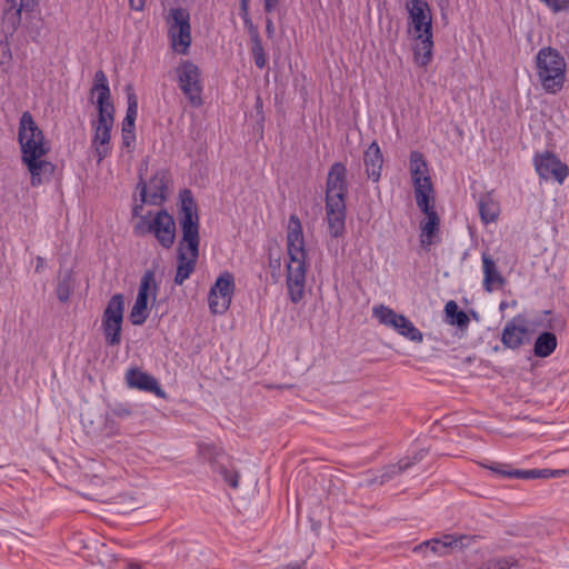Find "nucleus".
<instances>
[{
  "label": "nucleus",
  "mask_w": 569,
  "mask_h": 569,
  "mask_svg": "<svg viewBox=\"0 0 569 569\" xmlns=\"http://www.w3.org/2000/svg\"><path fill=\"white\" fill-rule=\"evenodd\" d=\"M410 466H411V462L400 460L396 465H390V466L386 467L385 471L380 476V482L385 483V482L389 481L391 478L401 475Z\"/></svg>",
  "instance_id": "nucleus-39"
},
{
  "label": "nucleus",
  "mask_w": 569,
  "mask_h": 569,
  "mask_svg": "<svg viewBox=\"0 0 569 569\" xmlns=\"http://www.w3.org/2000/svg\"><path fill=\"white\" fill-rule=\"evenodd\" d=\"M440 223L441 219L438 212L426 214V219L420 222V246L423 249H429L430 246L440 242Z\"/></svg>",
  "instance_id": "nucleus-23"
},
{
  "label": "nucleus",
  "mask_w": 569,
  "mask_h": 569,
  "mask_svg": "<svg viewBox=\"0 0 569 569\" xmlns=\"http://www.w3.org/2000/svg\"><path fill=\"white\" fill-rule=\"evenodd\" d=\"M171 49L179 54H188L192 43L191 30L168 29Z\"/></svg>",
  "instance_id": "nucleus-27"
},
{
  "label": "nucleus",
  "mask_w": 569,
  "mask_h": 569,
  "mask_svg": "<svg viewBox=\"0 0 569 569\" xmlns=\"http://www.w3.org/2000/svg\"><path fill=\"white\" fill-rule=\"evenodd\" d=\"M219 473L231 488L236 489L239 487L240 475L237 470L228 469L224 466H219Z\"/></svg>",
  "instance_id": "nucleus-41"
},
{
  "label": "nucleus",
  "mask_w": 569,
  "mask_h": 569,
  "mask_svg": "<svg viewBox=\"0 0 569 569\" xmlns=\"http://www.w3.org/2000/svg\"><path fill=\"white\" fill-rule=\"evenodd\" d=\"M415 198L418 208L425 216L436 212L433 187L431 189L415 190Z\"/></svg>",
  "instance_id": "nucleus-33"
},
{
  "label": "nucleus",
  "mask_w": 569,
  "mask_h": 569,
  "mask_svg": "<svg viewBox=\"0 0 569 569\" xmlns=\"http://www.w3.org/2000/svg\"><path fill=\"white\" fill-rule=\"evenodd\" d=\"M475 536L446 533L438 538L426 540L418 545L415 550L422 551L430 549L433 555L446 556L451 550H461L469 547L475 540Z\"/></svg>",
  "instance_id": "nucleus-12"
},
{
  "label": "nucleus",
  "mask_w": 569,
  "mask_h": 569,
  "mask_svg": "<svg viewBox=\"0 0 569 569\" xmlns=\"http://www.w3.org/2000/svg\"><path fill=\"white\" fill-rule=\"evenodd\" d=\"M566 469H528L525 470V479H550L566 475Z\"/></svg>",
  "instance_id": "nucleus-37"
},
{
  "label": "nucleus",
  "mask_w": 569,
  "mask_h": 569,
  "mask_svg": "<svg viewBox=\"0 0 569 569\" xmlns=\"http://www.w3.org/2000/svg\"><path fill=\"white\" fill-rule=\"evenodd\" d=\"M346 200L336 197L335 199H326V214L328 230L332 238H340L346 231Z\"/></svg>",
  "instance_id": "nucleus-17"
},
{
  "label": "nucleus",
  "mask_w": 569,
  "mask_h": 569,
  "mask_svg": "<svg viewBox=\"0 0 569 569\" xmlns=\"http://www.w3.org/2000/svg\"><path fill=\"white\" fill-rule=\"evenodd\" d=\"M535 169L540 179H553L562 184L569 176V167L553 153L547 151L533 158Z\"/></svg>",
  "instance_id": "nucleus-14"
},
{
  "label": "nucleus",
  "mask_w": 569,
  "mask_h": 569,
  "mask_svg": "<svg viewBox=\"0 0 569 569\" xmlns=\"http://www.w3.org/2000/svg\"><path fill=\"white\" fill-rule=\"evenodd\" d=\"M234 278L226 271L221 273L209 291V309L213 315L224 313L230 305L234 292Z\"/></svg>",
  "instance_id": "nucleus-11"
},
{
  "label": "nucleus",
  "mask_w": 569,
  "mask_h": 569,
  "mask_svg": "<svg viewBox=\"0 0 569 569\" xmlns=\"http://www.w3.org/2000/svg\"><path fill=\"white\" fill-rule=\"evenodd\" d=\"M126 93H127V111H126V119L137 120L138 117V98L134 92V89L131 84H128L126 87Z\"/></svg>",
  "instance_id": "nucleus-38"
},
{
  "label": "nucleus",
  "mask_w": 569,
  "mask_h": 569,
  "mask_svg": "<svg viewBox=\"0 0 569 569\" xmlns=\"http://www.w3.org/2000/svg\"><path fill=\"white\" fill-rule=\"evenodd\" d=\"M133 415V408L128 402H114L108 405L106 412V426L112 428V425L117 421L128 420Z\"/></svg>",
  "instance_id": "nucleus-30"
},
{
  "label": "nucleus",
  "mask_w": 569,
  "mask_h": 569,
  "mask_svg": "<svg viewBox=\"0 0 569 569\" xmlns=\"http://www.w3.org/2000/svg\"><path fill=\"white\" fill-rule=\"evenodd\" d=\"M518 567V560L512 557L495 559L490 562L491 569H512Z\"/></svg>",
  "instance_id": "nucleus-42"
},
{
  "label": "nucleus",
  "mask_w": 569,
  "mask_h": 569,
  "mask_svg": "<svg viewBox=\"0 0 569 569\" xmlns=\"http://www.w3.org/2000/svg\"><path fill=\"white\" fill-rule=\"evenodd\" d=\"M131 10L142 11L146 6V0H129Z\"/></svg>",
  "instance_id": "nucleus-51"
},
{
  "label": "nucleus",
  "mask_w": 569,
  "mask_h": 569,
  "mask_svg": "<svg viewBox=\"0 0 569 569\" xmlns=\"http://www.w3.org/2000/svg\"><path fill=\"white\" fill-rule=\"evenodd\" d=\"M486 467L500 478L525 479V470L512 469L507 463H492Z\"/></svg>",
  "instance_id": "nucleus-36"
},
{
  "label": "nucleus",
  "mask_w": 569,
  "mask_h": 569,
  "mask_svg": "<svg viewBox=\"0 0 569 569\" xmlns=\"http://www.w3.org/2000/svg\"><path fill=\"white\" fill-rule=\"evenodd\" d=\"M393 329L410 341L421 342L423 339L422 332L403 315L399 317Z\"/></svg>",
  "instance_id": "nucleus-31"
},
{
  "label": "nucleus",
  "mask_w": 569,
  "mask_h": 569,
  "mask_svg": "<svg viewBox=\"0 0 569 569\" xmlns=\"http://www.w3.org/2000/svg\"><path fill=\"white\" fill-rule=\"evenodd\" d=\"M408 34L417 42L413 44V60L419 67H427L433 56L432 16L426 0H409Z\"/></svg>",
  "instance_id": "nucleus-3"
},
{
  "label": "nucleus",
  "mask_w": 569,
  "mask_h": 569,
  "mask_svg": "<svg viewBox=\"0 0 569 569\" xmlns=\"http://www.w3.org/2000/svg\"><path fill=\"white\" fill-rule=\"evenodd\" d=\"M481 261L483 272L482 287L485 291L492 292L493 290L503 287L506 279L498 270L496 261L492 259V257L487 252H482Z\"/></svg>",
  "instance_id": "nucleus-24"
},
{
  "label": "nucleus",
  "mask_w": 569,
  "mask_h": 569,
  "mask_svg": "<svg viewBox=\"0 0 569 569\" xmlns=\"http://www.w3.org/2000/svg\"><path fill=\"white\" fill-rule=\"evenodd\" d=\"M2 26L7 32L13 34L21 26L22 12L30 13L39 4V0H6Z\"/></svg>",
  "instance_id": "nucleus-16"
},
{
  "label": "nucleus",
  "mask_w": 569,
  "mask_h": 569,
  "mask_svg": "<svg viewBox=\"0 0 569 569\" xmlns=\"http://www.w3.org/2000/svg\"><path fill=\"white\" fill-rule=\"evenodd\" d=\"M280 0H263V10L266 13H272L279 6Z\"/></svg>",
  "instance_id": "nucleus-48"
},
{
  "label": "nucleus",
  "mask_w": 569,
  "mask_h": 569,
  "mask_svg": "<svg viewBox=\"0 0 569 569\" xmlns=\"http://www.w3.org/2000/svg\"><path fill=\"white\" fill-rule=\"evenodd\" d=\"M134 233H152L162 248L170 249L176 240V222L166 209H161L152 220H149L147 216L141 217L134 228Z\"/></svg>",
  "instance_id": "nucleus-7"
},
{
  "label": "nucleus",
  "mask_w": 569,
  "mask_h": 569,
  "mask_svg": "<svg viewBox=\"0 0 569 569\" xmlns=\"http://www.w3.org/2000/svg\"><path fill=\"white\" fill-rule=\"evenodd\" d=\"M97 96L98 120L92 122L93 136L91 144L94 149V158L100 163L103 159L111 154V131L114 123V106L111 102V92L109 81L102 70L94 73L91 93Z\"/></svg>",
  "instance_id": "nucleus-2"
},
{
  "label": "nucleus",
  "mask_w": 569,
  "mask_h": 569,
  "mask_svg": "<svg viewBox=\"0 0 569 569\" xmlns=\"http://www.w3.org/2000/svg\"><path fill=\"white\" fill-rule=\"evenodd\" d=\"M348 193L347 167L342 162H335L328 172L326 182V199L336 197L346 200Z\"/></svg>",
  "instance_id": "nucleus-18"
},
{
  "label": "nucleus",
  "mask_w": 569,
  "mask_h": 569,
  "mask_svg": "<svg viewBox=\"0 0 569 569\" xmlns=\"http://www.w3.org/2000/svg\"><path fill=\"white\" fill-rule=\"evenodd\" d=\"M363 164L368 178L378 182L381 178L383 154L377 141H372L363 152Z\"/></svg>",
  "instance_id": "nucleus-25"
},
{
  "label": "nucleus",
  "mask_w": 569,
  "mask_h": 569,
  "mask_svg": "<svg viewBox=\"0 0 569 569\" xmlns=\"http://www.w3.org/2000/svg\"><path fill=\"white\" fill-rule=\"evenodd\" d=\"M126 380L130 388L152 392L158 397H164V391L157 379L138 368L129 369L126 373Z\"/></svg>",
  "instance_id": "nucleus-22"
},
{
  "label": "nucleus",
  "mask_w": 569,
  "mask_h": 569,
  "mask_svg": "<svg viewBox=\"0 0 569 569\" xmlns=\"http://www.w3.org/2000/svg\"><path fill=\"white\" fill-rule=\"evenodd\" d=\"M445 313L450 325H455L460 329H466L469 326L470 319L468 315L459 309L456 301L450 300L446 303Z\"/></svg>",
  "instance_id": "nucleus-32"
},
{
  "label": "nucleus",
  "mask_w": 569,
  "mask_h": 569,
  "mask_svg": "<svg viewBox=\"0 0 569 569\" xmlns=\"http://www.w3.org/2000/svg\"><path fill=\"white\" fill-rule=\"evenodd\" d=\"M558 346L557 337L551 331L541 332L535 341L533 353L538 358H547L556 350Z\"/></svg>",
  "instance_id": "nucleus-29"
},
{
  "label": "nucleus",
  "mask_w": 569,
  "mask_h": 569,
  "mask_svg": "<svg viewBox=\"0 0 569 569\" xmlns=\"http://www.w3.org/2000/svg\"><path fill=\"white\" fill-rule=\"evenodd\" d=\"M536 73L546 93L557 94L563 89L567 63L558 49L542 47L536 54Z\"/></svg>",
  "instance_id": "nucleus-4"
},
{
  "label": "nucleus",
  "mask_w": 569,
  "mask_h": 569,
  "mask_svg": "<svg viewBox=\"0 0 569 569\" xmlns=\"http://www.w3.org/2000/svg\"><path fill=\"white\" fill-rule=\"evenodd\" d=\"M287 250L289 263L287 264L286 287L289 300L297 305L305 297L307 251L302 226L297 214H291L288 221Z\"/></svg>",
  "instance_id": "nucleus-1"
},
{
  "label": "nucleus",
  "mask_w": 569,
  "mask_h": 569,
  "mask_svg": "<svg viewBox=\"0 0 569 569\" xmlns=\"http://www.w3.org/2000/svg\"><path fill=\"white\" fill-rule=\"evenodd\" d=\"M179 223L182 231L181 244L200 243L198 207L191 190L183 189L179 193Z\"/></svg>",
  "instance_id": "nucleus-9"
},
{
  "label": "nucleus",
  "mask_w": 569,
  "mask_h": 569,
  "mask_svg": "<svg viewBox=\"0 0 569 569\" xmlns=\"http://www.w3.org/2000/svg\"><path fill=\"white\" fill-rule=\"evenodd\" d=\"M251 56L253 58V61H254V64L257 68H259V69L266 68V66L268 63V59H267V54L264 52L262 42L251 44Z\"/></svg>",
  "instance_id": "nucleus-40"
},
{
  "label": "nucleus",
  "mask_w": 569,
  "mask_h": 569,
  "mask_svg": "<svg viewBox=\"0 0 569 569\" xmlns=\"http://www.w3.org/2000/svg\"><path fill=\"white\" fill-rule=\"evenodd\" d=\"M528 335L526 318L523 315H517L505 325L501 333V342L506 348H520Z\"/></svg>",
  "instance_id": "nucleus-19"
},
{
  "label": "nucleus",
  "mask_w": 569,
  "mask_h": 569,
  "mask_svg": "<svg viewBox=\"0 0 569 569\" xmlns=\"http://www.w3.org/2000/svg\"><path fill=\"white\" fill-rule=\"evenodd\" d=\"M168 29L191 30L190 12L187 8H170L166 17Z\"/></svg>",
  "instance_id": "nucleus-28"
},
{
  "label": "nucleus",
  "mask_w": 569,
  "mask_h": 569,
  "mask_svg": "<svg viewBox=\"0 0 569 569\" xmlns=\"http://www.w3.org/2000/svg\"><path fill=\"white\" fill-rule=\"evenodd\" d=\"M152 289L151 296L154 300L158 292V284L154 279V271L147 270L138 288V295L136 301L130 311V321L133 326H141L146 322L149 317L148 300L149 291Z\"/></svg>",
  "instance_id": "nucleus-10"
},
{
  "label": "nucleus",
  "mask_w": 569,
  "mask_h": 569,
  "mask_svg": "<svg viewBox=\"0 0 569 569\" xmlns=\"http://www.w3.org/2000/svg\"><path fill=\"white\" fill-rule=\"evenodd\" d=\"M169 184V174L167 170H157L146 183L140 177L138 187L141 188L140 196L141 202L152 206H160L167 199V190Z\"/></svg>",
  "instance_id": "nucleus-13"
},
{
  "label": "nucleus",
  "mask_w": 569,
  "mask_h": 569,
  "mask_svg": "<svg viewBox=\"0 0 569 569\" xmlns=\"http://www.w3.org/2000/svg\"><path fill=\"white\" fill-rule=\"evenodd\" d=\"M243 24L249 33L250 43L251 44L261 43L262 40H261L260 33H259V29L256 24H253L252 20H248V21L243 22Z\"/></svg>",
  "instance_id": "nucleus-44"
},
{
  "label": "nucleus",
  "mask_w": 569,
  "mask_h": 569,
  "mask_svg": "<svg viewBox=\"0 0 569 569\" xmlns=\"http://www.w3.org/2000/svg\"><path fill=\"white\" fill-rule=\"evenodd\" d=\"M178 87L193 108L203 104L202 72L191 60H181L174 69Z\"/></svg>",
  "instance_id": "nucleus-6"
},
{
  "label": "nucleus",
  "mask_w": 569,
  "mask_h": 569,
  "mask_svg": "<svg viewBox=\"0 0 569 569\" xmlns=\"http://www.w3.org/2000/svg\"><path fill=\"white\" fill-rule=\"evenodd\" d=\"M553 13L565 11L569 8V0H539Z\"/></svg>",
  "instance_id": "nucleus-43"
},
{
  "label": "nucleus",
  "mask_w": 569,
  "mask_h": 569,
  "mask_svg": "<svg viewBox=\"0 0 569 569\" xmlns=\"http://www.w3.org/2000/svg\"><path fill=\"white\" fill-rule=\"evenodd\" d=\"M410 176L413 190L431 189L432 181L428 173V163L422 152L413 150L409 156Z\"/></svg>",
  "instance_id": "nucleus-20"
},
{
  "label": "nucleus",
  "mask_w": 569,
  "mask_h": 569,
  "mask_svg": "<svg viewBox=\"0 0 569 569\" xmlns=\"http://www.w3.org/2000/svg\"><path fill=\"white\" fill-rule=\"evenodd\" d=\"M18 142L21 151V161L31 158H43L50 151L42 130L38 127L29 111H24L20 117Z\"/></svg>",
  "instance_id": "nucleus-5"
},
{
  "label": "nucleus",
  "mask_w": 569,
  "mask_h": 569,
  "mask_svg": "<svg viewBox=\"0 0 569 569\" xmlns=\"http://www.w3.org/2000/svg\"><path fill=\"white\" fill-rule=\"evenodd\" d=\"M478 569H491V568H490V566H489V567H487V568L481 567V568H478Z\"/></svg>",
  "instance_id": "nucleus-54"
},
{
  "label": "nucleus",
  "mask_w": 569,
  "mask_h": 569,
  "mask_svg": "<svg viewBox=\"0 0 569 569\" xmlns=\"http://www.w3.org/2000/svg\"><path fill=\"white\" fill-rule=\"evenodd\" d=\"M199 246L200 243L196 244H181L178 243L177 248V271L174 274V283L178 286L183 284V282L191 276V273L194 271L197 261L199 258Z\"/></svg>",
  "instance_id": "nucleus-15"
},
{
  "label": "nucleus",
  "mask_w": 569,
  "mask_h": 569,
  "mask_svg": "<svg viewBox=\"0 0 569 569\" xmlns=\"http://www.w3.org/2000/svg\"><path fill=\"white\" fill-rule=\"evenodd\" d=\"M243 22L251 20L250 17V0H240V12Z\"/></svg>",
  "instance_id": "nucleus-46"
},
{
  "label": "nucleus",
  "mask_w": 569,
  "mask_h": 569,
  "mask_svg": "<svg viewBox=\"0 0 569 569\" xmlns=\"http://www.w3.org/2000/svg\"><path fill=\"white\" fill-rule=\"evenodd\" d=\"M479 216L483 224L496 222L500 214V204L493 191L481 193L478 199Z\"/></svg>",
  "instance_id": "nucleus-26"
},
{
  "label": "nucleus",
  "mask_w": 569,
  "mask_h": 569,
  "mask_svg": "<svg viewBox=\"0 0 569 569\" xmlns=\"http://www.w3.org/2000/svg\"><path fill=\"white\" fill-rule=\"evenodd\" d=\"M502 308H506V302H503V301L500 303V309H502Z\"/></svg>",
  "instance_id": "nucleus-53"
},
{
  "label": "nucleus",
  "mask_w": 569,
  "mask_h": 569,
  "mask_svg": "<svg viewBox=\"0 0 569 569\" xmlns=\"http://www.w3.org/2000/svg\"><path fill=\"white\" fill-rule=\"evenodd\" d=\"M121 131L122 132H136V120H131V119H123L122 121V128H121Z\"/></svg>",
  "instance_id": "nucleus-49"
},
{
  "label": "nucleus",
  "mask_w": 569,
  "mask_h": 569,
  "mask_svg": "<svg viewBox=\"0 0 569 569\" xmlns=\"http://www.w3.org/2000/svg\"><path fill=\"white\" fill-rule=\"evenodd\" d=\"M122 146L130 148L136 143V132H121Z\"/></svg>",
  "instance_id": "nucleus-47"
},
{
  "label": "nucleus",
  "mask_w": 569,
  "mask_h": 569,
  "mask_svg": "<svg viewBox=\"0 0 569 569\" xmlns=\"http://www.w3.org/2000/svg\"><path fill=\"white\" fill-rule=\"evenodd\" d=\"M274 31H276V28H274V23H273L272 19L267 17L266 18V34H267V37L270 39L273 38Z\"/></svg>",
  "instance_id": "nucleus-50"
},
{
  "label": "nucleus",
  "mask_w": 569,
  "mask_h": 569,
  "mask_svg": "<svg viewBox=\"0 0 569 569\" xmlns=\"http://www.w3.org/2000/svg\"><path fill=\"white\" fill-rule=\"evenodd\" d=\"M200 452L207 459H214L220 455V450L212 445H202L200 446Z\"/></svg>",
  "instance_id": "nucleus-45"
},
{
  "label": "nucleus",
  "mask_w": 569,
  "mask_h": 569,
  "mask_svg": "<svg viewBox=\"0 0 569 569\" xmlns=\"http://www.w3.org/2000/svg\"><path fill=\"white\" fill-rule=\"evenodd\" d=\"M22 163L31 176L30 183L32 187L49 182L56 171V164L43 158H31L22 161Z\"/></svg>",
  "instance_id": "nucleus-21"
},
{
  "label": "nucleus",
  "mask_w": 569,
  "mask_h": 569,
  "mask_svg": "<svg viewBox=\"0 0 569 569\" xmlns=\"http://www.w3.org/2000/svg\"><path fill=\"white\" fill-rule=\"evenodd\" d=\"M73 290V278L72 271L69 270L64 273V276L59 280L57 284V297L61 302H67Z\"/></svg>",
  "instance_id": "nucleus-35"
},
{
  "label": "nucleus",
  "mask_w": 569,
  "mask_h": 569,
  "mask_svg": "<svg viewBox=\"0 0 569 569\" xmlns=\"http://www.w3.org/2000/svg\"><path fill=\"white\" fill-rule=\"evenodd\" d=\"M123 316L124 297L116 293L108 300L101 318V330L107 346L116 347L121 343Z\"/></svg>",
  "instance_id": "nucleus-8"
},
{
  "label": "nucleus",
  "mask_w": 569,
  "mask_h": 569,
  "mask_svg": "<svg viewBox=\"0 0 569 569\" xmlns=\"http://www.w3.org/2000/svg\"><path fill=\"white\" fill-rule=\"evenodd\" d=\"M141 209H142V203H141V204H136V206L133 207V210H132L133 214H134V216H138V214H139V211H140Z\"/></svg>",
  "instance_id": "nucleus-52"
},
{
  "label": "nucleus",
  "mask_w": 569,
  "mask_h": 569,
  "mask_svg": "<svg viewBox=\"0 0 569 569\" xmlns=\"http://www.w3.org/2000/svg\"><path fill=\"white\" fill-rule=\"evenodd\" d=\"M373 316L380 323L393 328L401 315L383 305L373 307Z\"/></svg>",
  "instance_id": "nucleus-34"
}]
</instances>
